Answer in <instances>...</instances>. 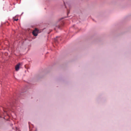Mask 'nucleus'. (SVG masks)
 Returning <instances> with one entry per match:
<instances>
[{"label": "nucleus", "instance_id": "1", "mask_svg": "<svg viewBox=\"0 0 131 131\" xmlns=\"http://www.w3.org/2000/svg\"><path fill=\"white\" fill-rule=\"evenodd\" d=\"M16 101L15 100H12L11 102L9 103L8 105H9L11 107H16Z\"/></svg>", "mask_w": 131, "mask_h": 131}, {"label": "nucleus", "instance_id": "2", "mask_svg": "<svg viewBox=\"0 0 131 131\" xmlns=\"http://www.w3.org/2000/svg\"><path fill=\"white\" fill-rule=\"evenodd\" d=\"M20 64L19 63L18 64H17L15 67V70L16 71H18L19 70L20 68Z\"/></svg>", "mask_w": 131, "mask_h": 131}, {"label": "nucleus", "instance_id": "3", "mask_svg": "<svg viewBox=\"0 0 131 131\" xmlns=\"http://www.w3.org/2000/svg\"><path fill=\"white\" fill-rule=\"evenodd\" d=\"M56 27L54 28V29H55V30L56 29H61V28H60V26L59 25H56Z\"/></svg>", "mask_w": 131, "mask_h": 131}, {"label": "nucleus", "instance_id": "4", "mask_svg": "<svg viewBox=\"0 0 131 131\" xmlns=\"http://www.w3.org/2000/svg\"><path fill=\"white\" fill-rule=\"evenodd\" d=\"M32 34L34 36H37L38 35V34L35 31H33Z\"/></svg>", "mask_w": 131, "mask_h": 131}, {"label": "nucleus", "instance_id": "5", "mask_svg": "<svg viewBox=\"0 0 131 131\" xmlns=\"http://www.w3.org/2000/svg\"><path fill=\"white\" fill-rule=\"evenodd\" d=\"M18 20V18H17V19H14V20H15L16 21H17Z\"/></svg>", "mask_w": 131, "mask_h": 131}, {"label": "nucleus", "instance_id": "6", "mask_svg": "<svg viewBox=\"0 0 131 131\" xmlns=\"http://www.w3.org/2000/svg\"><path fill=\"white\" fill-rule=\"evenodd\" d=\"M70 13V11H68V12L67 13V15H68V14L69 13Z\"/></svg>", "mask_w": 131, "mask_h": 131}, {"label": "nucleus", "instance_id": "7", "mask_svg": "<svg viewBox=\"0 0 131 131\" xmlns=\"http://www.w3.org/2000/svg\"><path fill=\"white\" fill-rule=\"evenodd\" d=\"M63 18H61L60 19V20H61L62 19H63Z\"/></svg>", "mask_w": 131, "mask_h": 131}, {"label": "nucleus", "instance_id": "8", "mask_svg": "<svg viewBox=\"0 0 131 131\" xmlns=\"http://www.w3.org/2000/svg\"><path fill=\"white\" fill-rule=\"evenodd\" d=\"M35 30H36V31H38V30H37L36 29Z\"/></svg>", "mask_w": 131, "mask_h": 131}, {"label": "nucleus", "instance_id": "9", "mask_svg": "<svg viewBox=\"0 0 131 131\" xmlns=\"http://www.w3.org/2000/svg\"><path fill=\"white\" fill-rule=\"evenodd\" d=\"M23 13H21V15H22V14H23Z\"/></svg>", "mask_w": 131, "mask_h": 131}, {"label": "nucleus", "instance_id": "10", "mask_svg": "<svg viewBox=\"0 0 131 131\" xmlns=\"http://www.w3.org/2000/svg\"><path fill=\"white\" fill-rule=\"evenodd\" d=\"M64 4L65 5V2H64Z\"/></svg>", "mask_w": 131, "mask_h": 131}]
</instances>
